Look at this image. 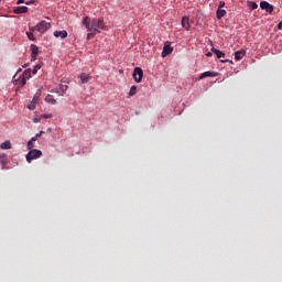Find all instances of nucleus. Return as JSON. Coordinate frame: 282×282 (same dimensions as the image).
<instances>
[{
	"mask_svg": "<svg viewBox=\"0 0 282 282\" xmlns=\"http://www.w3.org/2000/svg\"><path fill=\"white\" fill-rule=\"evenodd\" d=\"M21 3H25V0H18L17 4L20 6Z\"/></svg>",
	"mask_w": 282,
	"mask_h": 282,
	"instance_id": "obj_34",
	"label": "nucleus"
},
{
	"mask_svg": "<svg viewBox=\"0 0 282 282\" xmlns=\"http://www.w3.org/2000/svg\"><path fill=\"white\" fill-rule=\"evenodd\" d=\"M243 56H246L245 51H238V52L234 53V59H236V61H240L241 58H243Z\"/></svg>",
	"mask_w": 282,
	"mask_h": 282,
	"instance_id": "obj_15",
	"label": "nucleus"
},
{
	"mask_svg": "<svg viewBox=\"0 0 282 282\" xmlns=\"http://www.w3.org/2000/svg\"><path fill=\"white\" fill-rule=\"evenodd\" d=\"M278 29H279V30H282V22H279Z\"/></svg>",
	"mask_w": 282,
	"mask_h": 282,
	"instance_id": "obj_36",
	"label": "nucleus"
},
{
	"mask_svg": "<svg viewBox=\"0 0 282 282\" xmlns=\"http://www.w3.org/2000/svg\"><path fill=\"white\" fill-rule=\"evenodd\" d=\"M33 3H34V0H31V1L25 2L26 6H31V4H33Z\"/></svg>",
	"mask_w": 282,
	"mask_h": 282,
	"instance_id": "obj_35",
	"label": "nucleus"
},
{
	"mask_svg": "<svg viewBox=\"0 0 282 282\" xmlns=\"http://www.w3.org/2000/svg\"><path fill=\"white\" fill-rule=\"evenodd\" d=\"M137 95V86H131L129 90V97H133Z\"/></svg>",
	"mask_w": 282,
	"mask_h": 282,
	"instance_id": "obj_23",
	"label": "nucleus"
},
{
	"mask_svg": "<svg viewBox=\"0 0 282 282\" xmlns=\"http://www.w3.org/2000/svg\"><path fill=\"white\" fill-rule=\"evenodd\" d=\"M31 52H32V57H33V61L36 59V56H39V47L36 45H31Z\"/></svg>",
	"mask_w": 282,
	"mask_h": 282,
	"instance_id": "obj_16",
	"label": "nucleus"
},
{
	"mask_svg": "<svg viewBox=\"0 0 282 282\" xmlns=\"http://www.w3.org/2000/svg\"><path fill=\"white\" fill-rule=\"evenodd\" d=\"M41 69V65H36L34 66L33 70H31V73H33L34 75H36V73Z\"/></svg>",
	"mask_w": 282,
	"mask_h": 282,
	"instance_id": "obj_29",
	"label": "nucleus"
},
{
	"mask_svg": "<svg viewBox=\"0 0 282 282\" xmlns=\"http://www.w3.org/2000/svg\"><path fill=\"white\" fill-rule=\"evenodd\" d=\"M206 56H207V57H212V53H210V52H207V53H206Z\"/></svg>",
	"mask_w": 282,
	"mask_h": 282,
	"instance_id": "obj_37",
	"label": "nucleus"
},
{
	"mask_svg": "<svg viewBox=\"0 0 282 282\" xmlns=\"http://www.w3.org/2000/svg\"><path fill=\"white\" fill-rule=\"evenodd\" d=\"M225 15H227V11H225L223 9L217 10V19H221Z\"/></svg>",
	"mask_w": 282,
	"mask_h": 282,
	"instance_id": "obj_21",
	"label": "nucleus"
},
{
	"mask_svg": "<svg viewBox=\"0 0 282 282\" xmlns=\"http://www.w3.org/2000/svg\"><path fill=\"white\" fill-rule=\"evenodd\" d=\"M34 31H26V37L31 41H34V35H33Z\"/></svg>",
	"mask_w": 282,
	"mask_h": 282,
	"instance_id": "obj_28",
	"label": "nucleus"
},
{
	"mask_svg": "<svg viewBox=\"0 0 282 282\" xmlns=\"http://www.w3.org/2000/svg\"><path fill=\"white\" fill-rule=\"evenodd\" d=\"M143 77H144V72L142 70V68L140 67L134 68V72L132 73V78L134 79V82L141 83Z\"/></svg>",
	"mask_w": 282,
	"mask_h": 282,
	"instance_id": "obj_4",
	"label": "nucleus"
},
{
	"mask_svg": "<svg viewBox=\"0 0 282 282\" xmlns=\"http://www.w3.org/2000/svg\"><path fill=\"white\" fill-rule=\"evenodd\" d=\"M40 98H41V91L34 94L33 101L31 102L37 104Z\"/></svg>",
	"mask_w": 282,
	"mask_h": 282,
	"instance_id": "obj_26",
	"label": "nucleus"
},
{
	"mask_svg": "<svg viewBox=\"0 0 282 282\" xmlns=\"http://www.w3.org/2000/svg\"><path fill=\"white\" fill-rule=\"evenodd\" d=\"M26 109L34 111V109H36V102L29 104V106H26Z\"/></svg>",
	"mask_w": 282,
	"mask_h": 282,
	"instance_id": "obj_27",
	"label": "nucleus"
},
{
	"mask_svg": "<svg viewBox=\"0 0 282 282\" xmlns=\"http://www.w3.org/2000/svg\"><path fill=\"white\" fill-rule=\"evenodd\" d=\"M89 32L90 33L87 34V40H91L93 37H95V35L100 33V31H89Z\"/></svg>",
	"mask_w": 282,
	"mask_h": 282,
	"instance_id": "obj_24",
	"label": "nucleus"
},
{
	"mask_svg": "<svg viewBox=\"0 0 282 282\" xmlns=\"http://www.w3.org/2000/svg\"><path fill=\"white\" fill-rule=\"evenodd\" d=\"M257 8H259V6L254 2H251V10H256Z\"/></svg>",
	"mask_w": 282,
	"mask_h": 282,
	"instance_id": "obj_32",
	"label": "nucleus"
},
{
	"mask_svg": "<svg viewBox=\"0 0 282 282\" xmlns=\"http://www.w3.org/2000/svg\"><path fill=\"white\" fill-rule=\"evenodd\" d=\"M52 118H53L52 113L42 115V119H52Z\"/></svg>",
	"mask_w": 282,
	"mask_h": 282,
	"instance_id": "obj_30",
	"label": "nucleus"
},
{
	"mask_svg": "<svg viewBox=\"0 0 282 282\" xmlns=\"http://www.w3.org/2000/svg\"><path fill=\"white\" fill-rule=\"evenodd\" d=\"M12 149V143L10 141H4L0 143V150H10Z\"/></svg>",
	"mask_w": 282,
	"mask_h": 282,
	"instance_id": "obj_17",
	"label": "nucleus"
},
{
	"mask_svg": "<svg viewBox=\"0 0 282 282\" xmlns=\"http://www.w3.org/2000/svg\"><path fill=\"white\" fill-rule=\"evenodd\" d=\"M260 9L267 11V13L274 12V6L268 3L267 1L260 2Z\"/></svg>",
	"mask_w": 282,
	"mask_h": 282,
	"instance_id": "obj_6",
	"label": "nucleus"
},
{
	"mask_svg": "<svg viewBox=\"0 0 282 282\" xmlns=\"http://www.w3.org/2000/svg\"><path fill=\"white\" fill-rule=\"evenodd\" d=\"M182 28L185 29V30H189L191 25L188 24V17L185 15L182 18Z\"/></svg>",
	"mask_w": 282,
	"mask_h": 282,
	"instance_id": "obj_14",
	"label": "nucleus"
},
{
	"mask_svg": "<svg viewBox=\"0 0 282 282\" xmlns=\"http://www.w3.org/2000/svg\"><path fill=\"white\" fill-rule=\"evenodd\" d=\"M225 7V2L220 1L219 2V9H223Z\"/></svg>",
	"mask_w": 282,
	"mask_h": 282,
	"instance_id": "obj_33",
	"label": "nucleus"
},
{
	"mask_svg": "<svg viewBox=\"0 0 282 282\" xmlns=\"http://www.w3.org/2000/svg\"><path fill=\"white\" fill-rule=\"evenodd\" d=\"M29 8L28 7H18L15 10H13V13L15 14H24L28 13Z\"/></svg>",
	"mask_w": 282,
	"mask_h": 282,
	"instance_id": "obj_11",
	"label": "nucleus"
},
{
	"mask_svg": "<svg viewBox=\"0 0 282 282\" xmlns=\"http://www.w3.org/2000/svg\"><path fill=\"white\" fill-rule=\"evenodd\" d=\"M172 51L173 48L172 46H170V44H164L162 56L163 57L169 56L170 54H172Z\"/></svg>",
	"mask_w": 282,
	"mask_h": 282,
	"instance_id": "obj_9",
	"label": "nucleus"
},
{
	"mask_svg": "<svg viewBox=\"0 0 282 282\" xmlns=\"http://www.w3.org/2000/svg\"><path fill=\"white\" fill-rule=\"evenodd\" d=\"M44 100H46V102L50 105H57V100L54 98V95H46Z\"/></svg>",
	"mask_w": 282,
	"mask_h": 282,
	"instance_id": "obj_12",
	"label": "nucleus"
},
{
	"mask_svg": "<svg viewBox=\"0 0 282 282\" xmlns=\"http://www.w3.org/2000/svg\"><path fill=\"white\" fill-rule=\"evenodd\" d=\"M42 134H44V131H40L39 133H36L33 138H31V142H36V140H39Z\"/></svg>",
	"mask_w": 282,
	"mask_h": 282,
	"instance_id": "obj_22",
	"label": "nucleus"
},
{
	"mask_svg": "<svg viewBox=\"0 0 282 282\" xmlns=\"http://www.w3.org/2000/svg\"><path fill=\"white\" fill-rule=\"evenodd\" d=\"M212 52H214V54L217 56V58H225V53H223L221 51H219L217 48H212Z\"/></svg>",
	"mask_w": 282,
	"mask_h": 282,
	"instance_id": "obj_18",
	"label": "nucleus"
},
{
	"mask_svg": "<svg viewBox=\"0 0 282 282\" xmlns=\"http://www.w3.org/2000/svg\"><path fill=\"white\" fill-rule=\"evenodd\" d=\"M79 80L82 82V84H87L89 83V80H91V76H89V74H79Z\"/></svg>",
	"mask_w": 282,
	"mask_h": 282,
	"instance_id": "obj_10",
	"label": "nucleus"
},
{
	"mask_svg": "<svg viewBox=\"0 0 282 282\" xmlns=\"http://www.w3.org/2000/svg\"><path fill=\"white\" fill-rule=\"evenodd\" d=\"M50 29H52V24L50 22L46 21H40L39 24L34 25L33 28H31V32H39L40 34H44L46 33Z\"/></svg>",
	"mask_w": 282,
	"mask_h": 282,
	"instance_id": "obj_2",
	"label": "nucleus"
},
{
	"mask_svg": "<svg viewBox=\"0 0 282 282\" xmlns=\"http://www.w3.org/2000/svg\"><path fill=\"white\" fill-rule=\"evenodd\" d=\"M31 69H26L25 72H23V75L20 76V78H25V79H29L31 78Z\"/></svg>",
	"mask_w": 282,
	"mask_h": 282,
	"instance_id": "obj_20",
	"label": "nucleus"
},
{
	"mask_svg": "<svg viewBox=\"0 0 282 282\" xmlns=\"http://www.w3.org/2000/svg\"><path fill=\"white\" fill-rule=\"evenodd\" d=\"M42 156L41 150H31L26 153V162L31 163L34 160H39Z\"/></svg>",
	"mask_w": 282,
	"mask_h": 282,
	"instance_id": "obj_3",
	"label": "nucleus"
},
{
	"mask_svg": "<svg viewBox=\"0 0 282 282\" xmlns=\"http://www.w3.org/2000/svg\"><path fill=\"white\" fill-rule=\"evenodd\" d=\"M41 122V117L36 116L33 118V123H39Z\"/></svg>",
	"mask_w": 282,
	"mask_h": 282,
	"instance_id": "obj_31",
	"label": "nucleus"
},
{
	"mask_svg": "<svg viewBox=\"0 0 282 282\" xmlns=\"http://www.w3.org/2000/svg\"><path fill=\"white\" fill-rule=\"evenodd\" d=\"M220 63H228V59L220 61Z\"/></svg>",
	"mask_w": 282,
	"mask_h": 282,
	"instance_id": "obj_38",
	"label": "nucleus"
},
{
	"mask_svg": "<svg viewBox=\"0 0 282 282\" xmlns=\"http://www.w3.org/2000/svg\"><path fill=\"white\" fill-rule=\"evenodd\" d=\"M33 149H34V141L29 140V142H26V150L33 151Z\"/></svg>",
	"mask_w": 282,
	"mask_h": 282,
	"instance_id": "obj_25",
	"label": "nucleus"
},
{
	"mask_svg": "<svg viewBox=\"0 0 282 282\" xmlns=\"http://www.w3.org/2000/svg\"><path fill=\"white\" fill-rule=\"evenodd\" d=\"M67 35H68V33H66L65 30L53 32V36H55L56 39H61V40H65Z\"/></svg>",
	"mask_w": 282,
	"mask_h": 282,
	"instance_id": "obj_8",
	"label": "nucleus"
},
{
	"mask_svg": "<svg viewBox=\"0 0 282 282\" xmlns=\"http://www.w3.org/2000/svg\"><path fill=\"white\" fill-rule=\"evenodd\" d=\"M68 89V86L65 84H59L57 87L53 88L52 93L57 94L59 97L65 96L66 90Z\"/></svg>",
	"mask_w": 282,
	"mask_h": 282,
	"instance_id": "obj_5",
	"label": "nucleus"
},
{
	"mask_svg": "<svg viewBox=\"0 0 282 282\" xmlns=\"http://www.w3.org/2000/svg\"><path fill=\"white\" fill-rule=\"evenodd\" d=\"M219 74L216 72H204L200 74V77H198V79L203 80L204 78H208V77H217Z\"/></svg>",
	"mask_w": 282,
	"mask_h": 282,
	"instance_id": "obj_7",
	"label": "nucleus"
},
{
	"mask_svg": "<svg viewBox=\"0 0 282 282\" xmlns=\"http://www.w3.org/2000/svg\"><path fill=\"white\" fill-rule=\"evenodd\" d=\"M87 17L84 18V25L87 32L105 30V21L100 18H93L90 22H87Z\"/></svg>",
	"mask_w": 282,
	"mask_h": 282,
	"instance_id": "obj_1",
	"label": "nucleus"
},
{
	"mask_svg": "<svg viewBox=\"0 0 282 282\" xmlns=\"http://www.w3.org/2000/svg\"><path fill=\"white\" fill-rule=\"evenodd\" d=\"M15 83H18V86H20V88H22L23 86H25L28 84V78H18V80H15Z\"/></svg>",
	"mask_w": 282,
	"mask_h": 282,
	"instance_id": "obj_19",
	"label": "nucleus"
},
{
	"mask_svg": "<svg viewBox=\"0 0 282 282\" xmlns=\"http://www.w3.org/2000/svg\"><path fill=\"white\" fill-rule=\"evenodd\" d=\"M8 164V155L4 153H0V165H2V167L7 166Z\"/></svg>",
	"mask_w": 282,
	"mask_h": 282,
	"instance_id": "obj_13",
	"label": "nucleus"
}]
</instances>
